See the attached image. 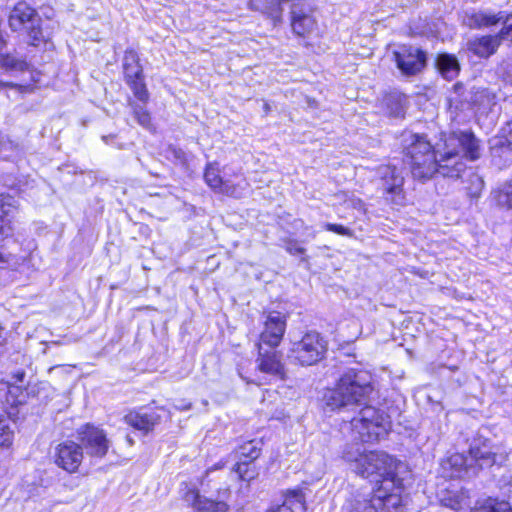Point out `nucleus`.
<instances>
[{
  "label": "nucleus",
  "instance_id": "obj_37",
  "mask_svg": "<svg viewBox=\"0 0 512 512\" xmlns=\"http://www.w3.org/2000/svg\"><path fill=\"white\" fill-rule=\"evenodd\" d=\"M286 251L291 255H300L305 253V248L299 246L297 241H288L285 246Z\"/></svg>",
  "mask_w": 512,
  "mask_h": 512
},
{
  "label": "nucleus",
  "instance_id": "obj_36",
  "mask_svg": "<svg viewBox=\"0 0 512 512\" xmlns=\"http://www.w3.org/2000/svg\"><path fill=\"white\" fill-rule=\"evenodd\" d=\"M324 229L330 232L337 233L342 236L352 237L353 231L343 225L340 224H333V223H325Z\"/></svg>",
  "mask_w": 512,
  "mask_h": 512
},
{
  "label": "nucleus",
  "instance_id": "obj_1",
  "mask_svg": "<svg viewBox=\"0 0 512 512\" xmlns=\"http://www.w3.org/2000/svg\"><path fill=\"white\" fill-rule=\"evenodd\" d=\"M371 377L366 371L349 369L338 380L333 389L324 395V401L331 410H356L364 405L373 388Z\"/></svg>",
  "mask_w": 512,
  "mask_h": 512
},
{
  "label": "nucleus",
  "instance_id": "obj_18",
  "mask_svg": "<svg viewBox=\"0 0 512 512\" xmlns=\"http://www.w3.org/2000/svg\"><path fill=\"white\" fill-rule=\"evenodd\" d=\"M491 156L499 168L512 163V131L508 136H498L491 140Z\"/></svg>",
  "mask_w": 512,
  "mask_h": 512
},
{
  "label": "nucleus",
  "instance_id": "obj_19",
  "mask_svg": "<svg viewBox=\"0 0 512 512\" xmlns=\"http://www.w3.org/2000/svg\"><path fill=\"white\" fill-rule=\"evenodd\" d=\"M501 43L502 39L497 33L475 37L467 42V48L477 57L488 58L496 53Z\"/></svg>",
  "mask_w": 512,
  "mask_h": 512
},
{
  "label": "nucleus",
  "instance_id": "obj_47",
  "mask_svg": "<svg viewBox=\"0 0 512 512\" xmlns=\"http://www.w3.org/2000/svg\"><path fill=\"white\" fill-rule=\"evenodd\" d=\"M59 366H53L49 369V372L53 371L54 369L58 368Z\"/></svg>",
  "mask_w": 512,
  "mask_h": 512
},
{
  "label": "nucleus",
  "instance_id": "obj_28",
  "mask_svg": "<svg viewBox=\"0 0 512 512\" xmlns=\"http://www.w3.org/2000/svg\"><path fill=\"white\" fill-rule=\"evenodd\" d=\"M238 453L240 456V461H254L261 454L260 443L256 440L248 441L239 447Z\"/></svg>",
  "mask_w": 512,
  "mask_h": 512
},
{
  "label": "nucleus",
  "instance_id": "obj_26",
  "mask_svg": "<svg viewBox=\"0 0 512 512\" xmlns=\"http://www.w3.org/2000/svg\"><path fill=\"white\" fill-rule=\"evenodd\" d=\"M436 65L441 75L448 80L454 79L460 70L456 57L448 54L439 55Z\"/></svg>",
  "mask_w": 512,
  "mask_h": 512
},
{
  "label": "nucleus",
  "instance_id": "obj_5",
  "mask_svg": "<svg viewBox=\"0 0 512 512\" xmlns=\"http://www.w3.org/2000/svg\"><path fill=\"white\" fill-rule=\"evenodd\" d=\"M412 142L407 147L410 157L411 172L419 180L430 179L437 170L438 157L432 145L425 137L411 136Z\"/></svg>",
  "mask_w": 512,
  "mask_h": 512
},
{
  "label": "nucleus",
  "instance_id": "obj_16",
  "mask_svg": "<svg viewBox=\"0 0 512 512\" xmlns=\"http://www.w3.org/2000/svg\"><path fill=\"white\" fill-rule=\"evenodd\" d=\"M286 321L280 312H271L265 321V327L260 335L261 343L272 348L277 347L285 333Z\"/></svg>",
  "mask_w": 512,
  "mask_h": 512
},
{
  "label": "nucleus",
  "instance_id": "obj_40",
  "mask_svg": "<svg viewBox=\"0 0 512 512\" xmlns=\"http://www.w3.org/2000/svg\"><path fill=\"white\" fill-rule=\"evenodd\" d=\"M351 206L362 212H366L365 203L360 198L351 199Z\"/></svg>",
  "mask_w": 512,
  "mask_h": 512
},
{
  "label": "nucleus",
  "instance_id": "obj_13",
  "mask_svg": "<svg viewBox=\"0 0 512 512\" xmlns=\"http://www.w3.org/2000/svg\"><path fill=\"white\" fill-rule=\"evenodd\" d=\"M78 438L81 441V446L91 457L102 458L109 449V441L105 433L97 427L85 425L78 430Z\"/></svg>",
  "mask_w": 512,
  "mask_h": 512
},
{
  "label": "nucleus",
  "instance_id": "obj_22",
  "mask_svg": "<svg viewBox=\"0 0 512 512\" xmlns=\"http://www.w3.org/2000/svg\"><path fill=\"white\" fill-rule=\"evenodd\" d=\"M204 179L207 185L215 192L235 198H239L242 195V191L238 188V186L230 184L228 181H223L218 169L212 164L207 166L204 173Z\"/></svg>",
  "mask_w": 512,
  "mask_h": 512
},
{
  "label": "nucleus",
  "instance_id": "obj_38",
  "mask_svg": "<svg viewBox=\"0 0 512 512\" xmlns=\"http://www.w3.org/2000/svg\"><path fill=\"white\" fill-rule=\"evenodd\" d=\"M134 66L139 65V58L136 52L134 51H126L123 59V67L124 66Z\"/></svg>",
  "mask_w": 512,
  "mask_h": 512
},
{
  "label": "nucleus",
  "instance_id": "obj_2",
  "mask_svg": "<svg viewBox=\"0 0 512 512\" xmlns=\"http://www.w3.org/2000/svg\"><path fill=\"white\" fill-rule=\"evenodd\" d=\"M443 151L438 150V163L436 173L443 177L459 178L466 170V164L460 152L470 160L480 157L479 141L473 133L465 131L453 132L445 140Z\"/></svg>",
  "mask_w": 512,
  "mask_h": 512
},
{
  "label": "nucleus",
  "instance_id": "obj_43",
  "mask_svg": "<svg viewBox=\"0 0 512 512\" xmlns=\"http://www.w3.org/2000/svg\"><path fill=\"white\" fill-rule=\"evenodd\" d=\"M25 377V372L24 371H18L16 374H15V378H16V381L17 382H22L23 379Z\"/></svg>",
  "mask_w": 512,
  "mask_h": 512
},
{
  "label": "nucleus",
  "instance_id": "obj_8",
  "mask_svg": "<svg viewBox=\"0 0 512 512\" xmlns=\"http://www.w3.org/2000/svg\"><path fill=\"white\" fill-rule=\"evenodd\" d=\"M402 507V497L399 488L395 492L385 494L379 490L371 502L367 500H351L343 505V511L349 512H398Z\"/></svg>",
  "mask_w": 512,
  "mask_h": 512
},
{
  "label": "nucleus",
  "instance_id": "obj_34",
  "mask_svg": "<svg viewBox=\"0 0 512 512\" xmlns=\"http://www.w3.org/2000/svg\"><path fill=\"white\" fill-rule=\"evenodd\" d=\"M13 439V431L9 425V419L0 414V446H9Z\"/></svg>",
  "mask_w": 512,
  "mask_h": 512
},
{
  "label": "nucleus",
  "instance_id": "obj_6",
  "mask_svg": "<svg viewBox=\"0 0 512 512\" xmlns=\"http://www.w3.org/2000/svg\"><path fill=\"white\" fill-rule=\"evenodd\" d=\"M327 351V343L318 332H308L301 340L294 342L288 352L292 363L312 366L321 361Z\"/></svg>",
  "mask_w": 512,
  "mask_h": 512
},
{
  "label": "nucleus",
  "instance_id": "obj_45",
  "mask_svg": "<svg viewBox=\"0 0 512 512\" xmlns=\"http://www.w3.org/2000/svg\"><path fill=\"white\" fill-rule=\"evenodd\" d=\"M112 136H103L102 139L105 143H108V138H111Z\"/></svg>",
  "mask_w": 512,
  "mask_h": 512
},
{
  "label": "nucleus",
  "instance_id": "obj_14",
  "mask_svg": "<svg viewBox=\"0 0 512 512\" xmlns=\"http://www.w3.org/2000/svg\"><path fill=\"white\" fill-rule=\"evenodd\" d=\"M53 457L58 467L68 473H75L84 457L83 447L73 441H65L57 445Z\"/></svg>",
  "mask_w": 512,
  "mask_h": 512
},
{
  "label": "nucleus",
  "instance_id": "obj_10",
  "mask_svg": "<svg viewBox=\"0 0 512 512\" xmlns=\"http://www.w3.org/2000/svg\"><path fill=\"white\" fill-rule=\"evenodd\" d=\"M452 465L472 467L476 464L479 468L491 467L496 463V453L492 450L490 443L486 439H475L469 448V457L456 454L450 457Z\"/></svg>",
  "mask_w": 512,
  "mask_h": 512
},
{
  "label": "nucleus",
  "instance_id": "obj_12",
  "mask_svg": "<svg viewBox=\"0 0 512 512\" xmlns=\"http://www.w3.org/2000/svg\"><path fill=\"white\" fill-rule=\"evenodd\" d=\"M290 21L292 31L301 37L310 35L317 26L311 7L303 0L292 3Z\"/></svg>",
  "mask_w": 512,
  "mask_h": 512
},
{
  "label": "nucleus",
  "instance_id": "obj_29",
  "mask_svg": "<svg viewBox=\"0 0 512 512\" xmlns=\"http://www.w3.org/2000/svg\"><path fill=\"white\" fill-rule=\"evenodd\" d=\"M254 461L241 460L235 465V471L243 481H251L258 476Z\"/></svg>",
  "mask_w": 512,
  "mask_h": 512
},
{
  "label": "nucleus",
  "instance_id": "obj_4",
  "mask_svg": "<svg viewBox=\"0 0 512 512\" xmlns=\"http://www.w3.org/2000/svg\"><path fill=\"white\" fill-rule=\"evenodd\" d=\"M390 427L388 417L373 406L365 405L348 421L347 429L355 440L374 442L386 434Z\"/></svg>",
  "mask_w": 512,
  "mask_h": 512
},
{
  "label": "nucleus",
  "instance_id": "obj_3",
  "mask_svg": "<svg viewBox=\"0 0 512 512\" xmlns=\"http://www.w3.org/2000/svg\"><path fill=\"white\" fill-rule=\"evenodd\" d=\"M343 458L351 463L355 473L363 478L376 476L383 477L385 482H395V460L385 452H366L356 445L347 447L343 452Z\"/></svg>",
  "mask_w": 512,
  "mask_h": 512
},
{
  "label": "nucleus",
  "instance_id": "obj_32",
  "mask_svg": "<svg viewBox=\"0 0 512 512\" xmlns=\"http://www.w3.org/2000/svg\"><path fill=\"white\" fill-rule=\"evenodd\" d=\"M496 201L498 205L512 209V180L506 182L497 192Z\"/></svg>",
  "mask_w": 512,
  "mask_h": 512
},
{
  "label": "nucleus",
  "instance_id": "obj_31",
  "mask_svg": "<svg viewBox=\"0 0 512 512\" xmlns=\"http://www.w3.org/2000/svg\"><path fill=\"white\" fill-rule=\"evenodd\" d=\"M472 512H512V508L508 502L490 499L474 508Z\"/></svg>",
  "mask_w": 512,
  "mask_h": 512
},
{
  "label": "nucleus",
  "instance_id": "obj_20",
  "mask_svg": "<svg viewBox=\"0 0 512 512\" xmlns=\"http://www.w3.org/2000/svg\"><path fill=\"white\" fill-rule=\"evenodd\" d=\"M192 505L198 511L206 512H226L228 505L225 499L229 496V489H220L215 499L207 498L198 492H193Z\"/></svg>",
  "mask_w": 512,
  "mask_h": 512
},
{
  "label": "nucleus",
  "instance_id": "obj_7",
  "mask_svg": "<svg viewBox=\"0 0 512 512\" xmlns=\"http://www.w3.org/2000/svg\"><path fill=\"white\" fill-rule=\"evenodd\" d=\"M9 27L13 31L26 30L31 45H38L44 40L41 18L37 12L25 2L17 3L9 15Z\"/></svg>",
  "mask_w": 512,
  "mask_h": 512
},
{
  "label": "nucleus",
  "instance_id": "obj_11",
  "mask_svg": "<svg viewBox=\"0 0 512 512\" xmlns=\"http://www.w3.org/2000/svg\"><path fill=\"white\" fill-rule=\"evenodd\" d=\"M399 70L405 75H415L426 64V54L417 47L402 45L393 52Z\"/></svg>",
  "mask_w": 512,
  "mask_h": 512
},
{
  "label": "nucleus",
  "instance_id": "obj_35",
  "mask_svg": "<svg viewBox=\"0 0 512 512\" xmlns=\"http://www.w3.org/2000/svg\"><path fill=\"white\" fill-rule=\"evenodd\" d=\"M503 24L502 29L498 32L500 38L503 40L512 41V13L506 15L504 13V19L500 22Z\"/></svg>",
  "mask_w": 512,
  "mask_h": 512
},
{
  "label": "nucleus",
  "instance_id": "obj_42",
  "mask_svg": "<svg viewBox=\"0 0 512 512\" xmlns=\"http://www.w3.org/2000/svg\"><path fill=\"white\" fill-rule=\"evenodd\" d=\"M8 87L15 88V87H17V85L12 82H4V81L0 80V90L3 88H8Z\"/></svg>",
  "mask_w": 512,
  "mask_h": 512
},
{
  "label": "nucleus",
  "instance_id": "obj_30",
  "mask_svg": "<svg viewBox=\"0 0 512 512\" xmlns=\"http://www.w3.org/2000/svg\"><path fill=\"white\" fill-rule=\"evenodd\" d=\"M129 105L132 108L133 115L137 120L138 124L146 129H151V116L149 112L145 109V107L131 100L129 101Z\"/></svg>",
  "mask_w": 512,
  "mask_h": 512
},
{
  "label": "nucleus",
  "instance_id": "obj_46",
  "mask_svg": "<svg viewBox=\"0 0 512 512\" xmlns=\"http://www.w3.org/2000/svg\"><path fill=\"white\" fill-rule=\"evenodd\" d=\"M476 178V180L479 182V184L481 185L482 184V180L478 177V176H474Z\"/></svg>",
  "mask_w": 512,
  "mask_h": 512
},
{
  "label": "nucleus",
  "instance_id": "obj_48",
  "mask_svg": "<svg viewBox=\"0 0 512 512\" xmlns=\"http://www.w3.org/2000/svg\"><path fill=\"white\" fill-rule=\"evenodd\" d=\"M342 512H344V511L342 510ZM345 512H349V510H346Z\"/></svg>",
  "mask_w": 512,
  "mask_h": 512
},
{
  "label": "nucleus",
  "instance_id": "obj_21",
  "mask_svg": "<svg viewBox=\"0 0 512 512\" xmlns=\"http://www.w3.org/2000/svg\"><path fill=\"white\" fill-rule=\"evenodd\" d=\"M125 80L133 91L134 96L141 102H147L149 93L144 83L143 69L139 65L124 66Z\"/></svg>",
  "mask_w": 512,
  "mask_h": 512
},
{
  "label": "nucleus",
  "instance_id": "obj_25",
  "mask_svg": "<svg viewBox=\"0 0 512 512\" xmlns=\"http://www.w3.org/2000/svg\"><path fill=\"white\" fill-rule=\"evenodd\" d=\"M305 510V497L301 490H288L281 505L270 508L267 512H298Z\"/></svg>",
  "mask_w": 512,
  "mask_h": 512
},
{
  "label": "nucleus",
  "instance_id": "obj_27",
  "mask_svg": "<svg viewBox=\"0 0 512 512\" xmlns=\"http://www.w3.org/2000/svg\"><path fill=\"white\" fill-rule=\"evenodd\" d=\"M0 67L9 71H26L29 64L24 59H18L11 54H0Z\"/></svg>",
  "mask_w": 512,
  "mask_h": 512
},
{
  "label": "nucleus",
  "instance_id": "obj_41",
  "mask_svg": "<svg viewBox=\"0 0 512 512\" xmlns=\"http://www.w3.org/2000/svg\"><path fill=\"white\" fill-rule=\"evenodd\" d=\"M10 146V143L4 140V137L0 134V153L6 150Z\"/></svg>",
  "mask_w": 512,
  "mask_h": 512
},
{
  "label": "nucleus",
  "instance_id": "obj_24",
  "mask_svg": "<svg viewBox=\"0 0 512 512\" xmlns=\"http://www.w3.org/2000/svg\"><path fill=\"white\" fill-rule=\"evenodd\" d=\"M16 209V200L12 196L0 195V243L12 235L11 219Z\"/></svg>",
  "mask_w": 512,
  "mask_h": 512
},
{
  "label": "nucleus",
  "instance_id": "obj_33",
  "mask_svg": "<svg viewBox=\"0 0 512 512\" xmlns=\"http://www.w3.org/2000/svg\"><path fill=\"white\" fill-rule=\"evenodd\" d=\"M389 114L393 117H401L404 115V106L402 104V97L399 95H391L385 100Z\"/></svg>",
  "mask_w": 512,
  "mask_h": 512
},
{
  "label": "nucleus",
  "instance_id": "obj_39",
  "mask_svg": "<svg viewBox=\"0 0 512 512\" xmlns=\"http://www.w3.org/2000/svg\"><path fill=\"white\" fill-rule=\"evenodd\" d=\"M265 4V0H250L248 6L251 10L260 11L264 13L266 7Z\"/></svg>",
  "mask_w": 512,
  "mask_h": 512
},
{
  "label": "nucleus",
  "instance_id": "obj_9",
  "mask_svg": "<svg viewBox=\"0 0 512 512\" xmlns=\"http://www.w3.org/2000/svg\"><path fill=\"white\" fill-rule=\"evenodd\" d=\"M380 189L386 202L403 206L406 203V196L403 190L404 177L402 172L395 166L387 165L378 168Z\"/></svg>",
  "mask_w": 512,
  "mask_h": 512
},
{
  "label": "nucleus",
  "instance_id": "obj_15",
  "mask_svg": "<svg viewBox=\"0 0 512 512\" xmlns=\"http://www.w3.org/2000/svg\"><path fill=\"white\" fill-rule=\"evenodd\" d=\"M257 369L265 374L278 379L285 378V367L281 360V354L277 351H267L258 344V357L256 359Z\"/></svg>",
  "mask_w": 512,
  "mask_h": 512
},
{
  "label": "nucleus",
  "instance_id": "obj_17",
  "mask_svg": "<svg viewBox=\"0 0 512 512\" xmlns=\"http://www.w3.org/2000/svg\"><path fill=\"white\" fill-rule=\"evenodd\" d=\"M504 19V12L491 10H471L465 13L463 23L471 29L489 28L499 24Z\"/></svg>",
  "mask_w": 512,
  "mask_h": 512
},
{
  "label": "nucleus",
  "instance_id": "obj_44",
  "mask_svg": "<svg viewBox=\"0 0 512 512\" xmlns=\"http://www.w3.org/2000/svg\"><path fill=\"white\" fill-rule=\"evenodd\" d=\"M8 262L7 258L0 253V268Z\"/></svg>",
  "mask_w": 512,
  "mask_h": 512
},
{
  "label": "nucleus",
  "instance_id": "obj_23",
  "mask_svg": "<svg viewBox=\"0 0 512 512\" xmlns=\"http://www.w3.org/2000/svg\"><path fill=\"white\" fill-rule=\"evenodd\" d=\"M160 415L155 411H131L125 417L124 421L131 427L148 434L159 424Z\"/></svg>",
  "mask_w": 512,
  "mask_h": 512
}]
</instances>
